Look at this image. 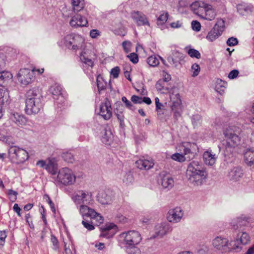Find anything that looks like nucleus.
<instances>
[{
    "label": "nucleus",
    "mask_w": 254,
    "mask_h": 254,
    "mask_svg": "<svg viewBox=\"0 0 254 254\" xmlns=\"http://www.w3.org/2000/svg\"><path fill=\"white\" fill-rule=\"evenodd\" d=\"M186 176L191 184L199 186L206 181L207 173L201 163L193 161L188 165Z\"/></svg>",
    "instance_id": "1"
},
{
    "label": "nucleus",
    "mask_w": 254,
    "mask_h": 254,
    "mask_svg": "<svg viewBox=\"0 0 254 254\" xmlns=\"http://www.w3.org/2000/svg\"><path fill=\"white\" fill-rule=\"evenodd\" d=\"M42 95L38 88L29 90L26 94L25 113L29 115L38 114L42 107Z\"/></svg>",
    "instance_id": "2"
},
{
    "label": "nucleus",
    "mask_w": 254,
    "mask_h": 254,
    "mask_svg": "<svg viewBox=\"0 0 254 254\" xmlns=\"http://www.w3.org/2000/svg\"><path fill=\"white\" fill-rule=\"evenodd\" d=\"M240 129L235 126L229 127L224 131V135L226 138V149L234 148L240 144L241 137L239 135Z\"/></svg>",
    "instance_id": "3"
},
{
    "label": "nucleus",
    "mask_w": 254,
    "mask_h": 254,
    "mask_svg": "<svg viewBox=\"0 0 254 254\" xmlns=\"http://www.w3.org/2000/svg\"><path fill=\"white\" fill-rule=\"evenodd\" d=\"M120 241L127 249H132L138 245L141 240V237L138 232L128 231L121 233L119 236Z\"/></svg>",
    "instance_id": "4"
},
{
    "label": "nucleus",
    "mask_w": 254,
    "mask_h": 254,
    "mask_svg": "<svg viewBox=\"0 0 254 254\" xmlns=\"http://www.w3.org/2000/svg\"><path fill=\"white\" fill-rule=\"evenodd\" d=\"M57 185L69 186L73 184L75 181V176L72 170L67 167L61 168L58 171L56 177L53 178Z\"/></svg>",
    "instance_id": "5"
},
{
    "label": "nucleus",
    "mask_w": 254,
    "mask_h": 254,
    "mask_svg": "<svg viewBox=\"0 0 254 254\" xmlns=\"http://www.w3.org/2000/svg\"><path fill=\"white\" fill-rule=\"evenodd\" d=\"M237 241H231L230 242L225 238L217 236L212 240V246L217 250L222 253L240 249Z\"/></svg>",
    "instance_id": "6"
},
{
    "label": "nucleus",
    "mask_w": 254,
    "mask_h": 254,
    "mask_svg": "<svg viewBox=\"0 0 254 254\" xmlns=\"http://www.w3.org/2000/svg\"><path fill=\"white\" fill-rule=\"evenodd\" d=\"M63 41L66 48L74 51L80 49L84 43V39L81 36L74 34L67 35L64 37Z\"/></svg>",
    "instance_id": "7"
},
{
    "label": "nucleus",
    "mask_w": 254,
    "mask_h": 254,
    "mask_svg": "<svg viewBox=\"0 0 254 254\" xmlns=\"http://www.w3.org/2000/svg\"><path fill=\"white\" fill-rule=\"evenodd\" d=\"M92 192L85 190H79L73 194L71 199L74 204L79 207L82 204L87 205L92 200Z\"/></svg>",
    "instance_id": "8"
},
{
    "label": "nucleus",
    "mask_w": 254,
    "mask_h": 254,
    "mask_svg": "<svg viewBox=\"0 0 254 254\" xmlns=\"http://www.w3.org/2000/svg\"><path fill=\"white\" fill-rule=\"evenodd\" d=\"M225 29V21L222 19L217 20L214 27L209 31L206 36V39L212 42L217 39Z\"/></svg>",
    "instance_id": "9"
},
{
    "label": "nucleus",
    "mask_w": 254,
    "mask_h": 254,
    "mask_svg": "<svg viewBox=\"0 0 254 254\" xmlns=\"http://www.w3.org/2000/svg\"><path fill=\"white\" fill-rule=\"evenodd\" d=\"M16 76L21 84L27 85L34 79V70L29 68H22L20 69Z\"/></svg>",
    "instance_id": "10"
},
{
    "label": "nucleus",
    "mask_w": 254,
    "mask_h": 254,
    "mask_svg": "<svg viewBox=\"0 0 254 254\" xmlns=\"http://www.w3.org/2000/svg\"><path fill=\"white\" fill-rule=\"evenodd\" d=\"M8 154L10 157L16 159L20 163L24 162L28 158V152L25 150L16 146L10 147Z\"/></svg>",
    "instance_id": "11"
},
{
    "label": "nucleus",
    "mask_w": 254,
    "mask_h": 254,
    "mask_svg": "<svg viewBox=\"0 0 254 254\" xmlns=\"http://www.w3.org/2000/svg\"><path fill=\"white\" fill-rule=\"evenodd\" d=\"M99 115L105 120H109L112 116V108L109 100L106 98L100 105Z\"/></svg>",
    "instance_id": "12"
},
{
    "label": "nucleus",
    "mask_w": 254,
    "mask_h": 254,
    "mask_svg": "<svg viewBox=\"0 0 254 254\" xmlns=\"http://www.w3.org/2000/svg\"><path fill=\"white\" fill-rule=\"evenodd\" d=\"M170 101L172 102L171 108L172 110L180 109L181 105V100L178 90L173 88L169 90Z\"/></svg>",
    "instance_id": "13"
},
{
    "label": "nucleus",
    "mask_w": 254,
    "mask_h": 254,
    "mask_svg": "<svg viewBox=\"0 0 254 254\" xmlns=\"http://www.w3.org/2000/svg\"><path fill=\"white\" fill-rule=\"evenodd\" d=\"M184 215L182 209L177 207L170 209L167 214V219L170 222L177 223L181 221Z\"/></svg>",
    "instance_id": "14"
},
{
    "label": "nucleus",
    "mask_w": 254,
    "mask_h": 254,
    "mask_svg": "<svg viewBox=\"0 0 254 254\" xmlns=\"http://www.w3.org/2000/svg\"><path fill=\"white\" fill-rule=\"evenodd\" d=\"M243 175L244 171L242 167L236 166L228 171L227 177L229 181L236 182L242 178Z\"/></svg>",
    "instance_id": "15"
},
{
    "label": "nucleus",
    "mask_w": 254,
    "mask_h": 254,
    "mask_svg": "<svg viewBox=\"0 0 254 254\" xmlns=\"http://www.w3.org/2000/svg\"><path fill=\"white\" fill-rule=\"evenodd\" d=\"M113 195L109 190L100 191L97 196V201L102 205L110 204L113 200Z\"/></svg>",
    "instance_id": "16"
},
{
    "label": "nucleus",
    "mask_w": 254,
    "mask_h": 254,
    "mask_svg": "<svg viewBox=\"0 0 254 254\" xmlns=\"http://www.w3.org/2000/svg\"><path fill=\"white\" fill-rule=\"evenodd\" d=\"M131 17L138 26L147 25L150 24L146 16L141 12L134 11L131 12Z\"/></svg>",
    "instance_id": "17"
},
{
    "label": "nucleus",
    "mask_w": 254,
    "mask_h": 254,
    "mask_svg": "<svg viewBox=\"0 0 254 254\" xmlns=\"http://www.w3.org/2000/svg\"><path fill=\"white\" fill-rule=\"evenodd\" d=\"M69 23L72 27H86L88 25V21L86 18L80 14H76L72 17Z\"/></svg>",
    "instance_id": "18"
},
{
    "label": "nucleus",
    "mask_w": 254,
    "mask_h": 254,
    "mask_svg": "<svg viewBox=\"0 0 254 254\" xmlns=\"http://www.w3.org/2000/svg\"><path fill=\"white\" fill-rule=\"evenodd\" d=\"M78 209L83 219H86L87 218L91 219L92 217L97 214V212L87 205L82 204L78 207Z\"/></svg>",
    "instance_id": "19"
},
{
    "label": "nucleus",
    "mask_w": 254,
    "mask_h": 254,
    "mask_svg": "<svg viewBox=\"0 0 254 254\" xmlns=\"http://www.w3.org/2000/svg\"><path fill=\"white\" fill-rule=\"evenodd\" d=\"M136 166L140 170H147L152 168L154 165V162L151 158H141L135 162Z\"/></svg>",
    "instance_id": "20"
},
{
    "label": "nucleus",
    "mask_w": 254,
    "mask_h": 254,
    "mask_svg": "<svg viewBox=\"0 0 254 254\" xmlns=\"http://www.w3.org/2000/svg\"><path fill=\"white\" fill-rule=\"evenodd\" d=\"M217 156L211 150L205 151L203 154V160L204 163L208 166H212L215 164Z\"/></svg>",
    "instance_id": "21"
},
{
    "label": "nucleus",
    "mask_w": 254,
    "mask_h": 254,
    "mask_svg": "<svg viewBox=\"0 0 254 254\" xmlns=\"http://www.w3.org/2000/svg\"><path fill=\"white\" fill-rule=\"evenodd\" d=\"M45 170L52 175H55L58 173V165L55 158H49L47 159Z\"/></svg>",
    "instance_id": "22"
},
{
    "label": "nucleus",
    "mask_w": 254,
    "mask_h": 254,
    "mask_svg": "<svg viewBox=\"0 0 254 254\" xmlns=\"http://www.w3.org/2000/svg\"><path fill=\"white\" fill-rule=\"evenodd\" d=\"M203 8L205 10V15H201V17L206 20L211 21L213 20L216 15V13L214 8L211 5L208 4H203Z\"/></svg>",
    "instance_id": "23"
},
{
    "label": "nucleus",
    "mask_w": 254,
    "mask_h": 254,
    "mask_svg": "<svg viewBox=\"0 0 254 254\" xmlns=\"http://www.w3.org/2000/svg\"><path fill=\"white\" fill-rule=\"evenodd\" d=\"M196 146V144L194 143H190V142H184L183 144V147L184 148V155L187 156L186 158L190 159V158H192L194 156V150H195V147Z\"/></svg>",
    "instance_id": "24"
},
{
    "label": "nucleus",
    "mask_w": 254,
    "mask_h": 254,
    "mask_svg": "<svg viewBox=\"0 0 254 254\" xmlns=\"http://www.w3.org/2000/svg\"><path fill=\"white\" fill-rule=\"evenodd\" d=\"M161 184L163 189L170 190L174 185V181L169 175H164L161 177Z\"/></svg>",
    "instance_id": "25"
},
{
    "label": "nucleus",
    "mask_w": 254,
    "mask_h": 254,
    "mask_svg": "<svg viewBox=\"0 0 254 254\" xmlns=\"http://www.w3.org/2000/svg\"><path fill=\"white\" fill-rule=\"evenodd\" d=\"M170 228L169 225L165 223L159 224L155 226L154 237H162L166 235L169 231Z\"/></svg>",
    "instance_id": "26"
},
{
    "label": "nucleus",
    "mask_w": 254,
    "mask_h": 254,
    "mask_svg": "<svg viewBox=\"0 0 254 254\" xmlns=\"http://www.w3.org/2000/svg\"><path fill=\"white\" fill-rule=\"evenodd\" d=\"M244 159L249 166L254 168V149H247L244 153Z\"/></svg>",
    "instance_id": "27"
},
{
    "label": "nucleus",
    "mask_w": 254,
    "mask_h": 254,
    "mask_svg": "<svg viewBox=\"0 0 254 254\" xmlns=\"http://www.w3.org/2000/svg\"><path fill=\"white\" fill-rule=\"evenodd\" d=\"M238 240V246L240 247L239 249L236 250L238 251L241 249L240 244L245 245L248 244L250 241V237L248 233L243 232L242 234H239L237 236V238L233 241H237Z\"/></svg>",
    "instance_id": "28"
},
{
    "label": "nucleus",
    "mask_w": 254,
    "mask_h": 254,
    "mask_svg": "<svg viewBox=\"0 0 254 254\" xmlns=\"http://www.w3.org/2000/svg\"><path fill=\"white\" fill-rule=\"evenodd\" d=\"M10 119L17 126L25 125L27 122L26 118L17 113H14L10 115Z\"/></svg>",
    "instance_id": "29"
},
{
    "label": "nucleus",
    "mask_w": 254,
    "mask_h": 254,
    "mask_svg": "<svg viewBox=\"0 0 254 254\" xmlns=\"http://www.w3.org/2000/svg\"><path fill=\"white\" fill-rule=\"evenodd\" d=\"M227 83L224 81L217 79L215 82V90L220 95H223L225 93Z\"/></svg>",
    "instance_id": "30"
},
{
    "label": "nucleus",
    "mask_w": 254,
    "mask_h": 254,
    "mask_svg": "<svg viewBox=\"0 0 254 254\" xmlns=\"http://www.w3.org/2000/svg\"><path fill=\"white\" fill-rule=\"evenodd\" d=\"M155 86L157 91L163 94L168 93L170 89V87H169L168 84L164 81V80H161V79H159L157 82Z\"/></svg>",
    "instance_id": "31"
},
{
    "label": "nucleus",
    "mask_w": 254,
    "mask_h": 254,
    "mask_svg": "<svg viewBox=\"0 0 254 254\" xmlns=\"http://www.w3.org/2000/svg\"><path fill=\"white\" fill-rule=\"evenodd\" d=\"M237 7L240 14H244L245 12L248 13L252 11L254 6L251 4L243 3L238 4Z\"/></svg>",
    "instance_id": "32"
},
{
    "label": "nucleus",
    "mask_w": 254,
    "mask_h": 254,
    "mask_svg": "<svg viewBox=\"0 0 254 254\" xmlns=\"http://www.w3.org/2000/svg\"><path fill=\"white\" fill-rule=\"evenodd\" d=\"M62 88L60 86L55 84L49 88V92L52 94L54 99H58L61 95Z\"/></svg>",
    "instance_id": "33"
},
{
    "label": "nucleus",
    "mask_w": 254,
    "mask_h": 254,
    "mask_svg": "<svg viewBox=\"0 0 254 254\" xmlns=\"http://www.w3.org/2000/svg\"><path fill=\"white\" fill-rule=\"evenodd\" d=\"M71 4L73 11L78 12L84 7V0H71Z\"/></svg>",
    "instance_id": "34"
},
{
    "label": "nucleus",
    "mask_w": 254,
    "mask_h": 254,
    "mask_svg": "<svg viewBox=\"0 0 254 254\" xmlns=\"http://www.w3.org/2000/svg\"><path fill=\"white\" fill-rule=\"evenodd\" d=\"M247 223V220L245 218L239 217L237 220H234L232 222V224L234 229H237L242 226L245 225Z\"/></svg>",
    "instance_id": "35"
},
{
    "label": "nucleus",
    "mask_w": 254,
    "mask_h": 254,
    "mask_svg": "<svg viewBox=\"0 0 254 254\" xmlns=\"http://www.w3.org/2000/svg\"><path fill=\"white\" fill-rule=\"evenodd\" d=\"M112 137V134L110 130L104 129V134L102 136L101 140L103 143L108 144H109Z\"/></svg>",
    "instance_id": "36"
},
{
    "label": "nucleus",
    "mask_w": 254,
    "mask_h": 254,
    "mask_svg": "<svg viewBox=\"0 0 254 254\" xmlns=\"http://www.w3.org/2000/svg\"><path fill=\"white\" fill-rule=\"evenodd\" d=\"M123 181L127 185H130L133 182L134 178L131 171H128L125 174Z\"/></svg>",
    "instance_id": "37"
},
{
    "label": "nucleus",
    "mask_w": 254,
    "mask_h": 254,
    "mask_svg": "<svg viewBox=\"0 0 254 254\" xmlns=\"http://www.w3.org/2000/svg\"><path fill=\"white\" fill-rule=\"evenodd\" d=\"M97 86L99 91L104 90L107 86V82L104 81L103 78L100 75L97 77Z\"/></svg>",
    "instance_id": "38"
},
{
    "label": "nucleus",
    "mask_w": 254,
    "mask_h": 254,
    "mask_svg": "<svg viewBox=\"0 0 254 254\" xmlns=\"http://www.w3.org/2000/svg\"><path fill=\"white\" fill-rule=\"evenodd\" d=\"M62 157L64 161L67 163H72L74 161V156L70 152H63L62 154Z\"/></svg>",
    "instance_id": "39"
},
{
    "label": "nucleus",
    "mask_w": 254,
    "mask_h": 254,
    "mask_svg": "<svg viewBox=\"0 0 254 254\" xmlns=\"http://www.w3.org/2000/svg\"><path fill=\"white\" fill-rule=\"evenodd\" d=\"M147 62L151 66H156L159 64V59L155 56H150L147 58Z\"/></svg>",
    "instance_id": "40"
},
{
    "label": "nucleus",
    "mask_w": 254,
    "mask_h": 254,
    "mask_svg": "<svg viewBox=\"0 0 254 254\" xmlns=\"http://www.w3.org/2000/svg\"><path fill=\"white\" fill-rule=\"evenodd\" d=\"M12 77V74L7 71H2L0 72V84H1V82L6 81L10 79Z\"/></svg>",
    "instance_id": "41"
},
{
    "label": "nucleus",
    "mask_w": 254,
    "mask_h": 254,
    "mask_svg": "<svg viewBox=\"0 0 254 254\" xmlns=\"http://www.w3.org/2000/svg\"><path fill=\"white\" fill-rule=\"evenodd\" d=\"M114 228H117V226L113 224H110L109 225H107L102 231V233L101 234V236L109 238L110 236H107V234Z\"/></svg>",
    "instance_id": "42"
},
{
    "label": "nucleus",
    "mask_w": 254,
    "mask_h": 254,
    "mask_svg": "<svg viewBox=\"0 0 254 254\" xmlns=\"http://www.w3.org/2000/svg\"><path fill=\"white\" fill-rule=\"evenodd\" d=\"M8 92L4 87H2L0 88V104H3L5 100H7Z\"/></svg>",
    "instance_id": "43"
},
{
    "label": "nucleus",
    "mask_w": 254,
    "mask_h": 254,
    "mask_svg": "<svg viewBox=\"0 0 254 254\" xmlns=\"http://www.w3.org/2000/svg\"><path fill=\"white\" fill-rule=\"evenodd\" d=\"M171 158L175 161H177L180 162H183L186 159V158L184 155L179 153H176L173 154L171 156Z\"/></svg>",
    "instance_id": "44"
},
{
    "label": "nucleus",
    "mask_w": 254,
    "mask_h": 254,
    "mask_svg": "<svg viewBox=\"0 0 254 254\" xmlns=\"http://www.w3.org/2000/svg\"><path fill=\"white\" fill-rule=\"evenodd\" d=\"M188 53L191 58H195L199 59L201 57L200 53L199 52L194 49H189L188 51Z\"/></svg>",
    "instance_id": "45"
},
{
    "label": "nucleus",
    "mask_w": 254,
    "mask_h": 254,
    "mask_svg": "<svg viewBox=\"0 0 254 254\" xmlns=\"http://www.w3.org/2000/svg\"><path fill=\"white\" fill-rule=\"evenodd\" d=\"M82 224L86 229L89 231L93 230L95 228L93 225V223L86 219H83L82 221Z\"/></svg>",
    "instance_id": "46"
},
{
    "label": "nucleus",
    "mask_w": 254,
    "mask_h": 254,
    "mask_svg": "<svg viewBox=\"0 0 254 254\" xmlns=\"http://www.w3.org/2000/svg\"><path fill=\"white\" fill-rule=\"evenodd\" d=\"M191 70L192 72V76L195 77L198 75L200 70V67L198 64H194L191 67Z\"/></svg>",
    "instance_id": "47"
},
{
    "label": "nucleus",
    "mask_w": 254,
    "mask_h": 254,
    "mask_svg": "<svg viewBox=\"0 0 254 254\" xmlns=\"http://www.w3.org/2000/svg\"><path fill=\"white\" fill-rule=\"evenodd\" d=\"M168 12H164L161 14L158 18V23L160 24L165 23L168 18Z\"/></svg>",
    "instance_id": "48"
},
{
    "label": "nucleus",
    "mask_w": 254,
    "mask_h": 254,
    "mask_svg": "<svg viewBox=\"0 0 254 254\" xmlns=\"http://www.w3.org/2000/svg\"><path fill=\"white\" fill-rule=\"evenodd\" d=\"M172 56L175 58V60H177L180 63L184 59V55L177 51H174Z\"/></svg>",
    "instance_id": "49"
},
{
    "label": "nucleus",
    "mask_w": 254,
    "mask_h": 254,
    "mask_svg": "<svg viewBox=\"0 0 254 254\" xmlns=\"http://www.w3.org/2000/svg\"><path fill=\"white\" fill-rule=\"evenodd\" d=\"M81 61L85 64L90 66H92L93 62L90 59L86 58L83 54H81L80 57Z\"/></svg>",
    "instance_id": "50"
},
{
    "label": "nucleus",
    "mask_w": 254,
    "mask_h": 254,
    "mask_svg": "<svg viewBox=\"0 0 254 254\" xmlns=\"http://www.w3.org/2000/svg\"><path fill=\"white\" fill-rule=\"evenodd\" d=\"M201 117L198 114L193 115L192 118V123L194 126H198L201 123Z\"/></svg>",
    "instance_id": "51"
},
{
    "label": "nucleus",
    "mask_w": 254,
    "mask_h": 254,
    "mask_svg": "<svg viewBox=\"0 0 254 254\" xmlns=\"http://www.w3.org/2000/svg\"><path fill=\"white\" fill-rule=\"evenodd\" d=\"M167 60L171 65L175 67H177L180 64L177 60H175V58L172 55L168 57Z\"/></svg>",
    "instance_id": "52"
},
{
    "label": "nucleus",
    "mask_w": 254,
    "mask_h": 254,
    "mask_svg": "<svg viewBox=\"0 0 254 254\" xmlns=\"http://www.w3.org/2000/svg\"><path fill=\"white\" fill-rule=\"evenodd\" d=\"M122 46L125 52L127 53L130 51L131 42L129 41H125L122 43Z\"/></svg>",
    "instance_id": "53"
},
{
    "label": "nucleus",
    "mask_w": 254,
    "mask_h": 254,
    "mask_svg": "<svg viewBox=\"0 0 254 254\" xmlns=\"http://www.w3.org/2000/svg\"><path fill=\"white\" fill-rule=\"evenodd\" d=\"M226 43L229 46H234L238 44V40L236 38L232 37L227 40Z\"/></svg>",
    "instance_id": "54"
},
{
    "label": "nucleus",
    "mask_w": 254,
    "mask_h": 254,
    "mask_svg": "<svg viewBox=\"0 0 254 254\" xmlns=\"http://www.w3.org/2000/svg\"><path fill=\"white\" fill-rule=\"evenodd\" d=\"M8 194L9 196V198L12 202L15 201L17 198L18 193L12 190H9L8 191Z\"/></svg>",
    "instance_id": "55"
},
{
    "label": "nucleus",
    "mask_w": 254,
    "mask_h": 254,
    "mask_svg": "<svg viewBox=\"0 0 254 254\" xmlns=\"http://www.w3.org/2000/svg\"><path fill=\"white\" fill-rule=\"evenodd\" d=\"M130 61L133 64H136L138 62V57L137 54L134 53H132L130 54L127 56Z\"/></svg>",
    "instance_id": "56"
},
{
    "label": "nucleus",
    "mask_w": 254,
    "mask_h": 254,
    "mask_svg": "<svg viewBox=\"0 0 254 254\" xmlns=\"http://www.w3.org/2000/svg\"><path fill=\"white\" fill-rule=\"evenodd\" d=\"M94 219L97 221V225L102 224L104 221L103 217L98 212H97V214L92 217L91 219Z\"/></svg>",
    "instance_id": "57"
},
{
    "label": "nucleus",
    "mask_w": 254,
    "mask_h": 254,
    "mask_svg": "<svg viewBox=\"0 0 254 254\" xmlns=\"http://www.w3.org/2000/svg\"><path fill=\"white\" fill-rule=\"evenodd\" d=\"M191 27L193 30L198 32L200 30L201 25L199 22L193 20L191 22Z\"/></svg>",
    "instance_id": "58"
},
{
    "label": "nucleus",
    "mask_w": 254,
    "mask_h": 254,
    "mask_svg": "<svg viewBox=\"0 0 254 254\" xmlns=\"http://www.w3.org/2000/svg\"><path fill=\"white\" fill-rule=\"evenodd\" d=\"M122 101L126 104V106L130 110H134V106L132 105L131 103L129 101L126 97H123L122 98Z\"/></svg>",
    "instance_id": "59"
},
{
    "label": "nucleus",
    "mask_w": 254,
    "mask_h": 254,
    "mask_svg": "<svg viewBox=\"0 0 254 254\" xmlns=\"http://www.w3.org/2000/svg\"><path fill=\"white\" fill-rule=\"evenodd\" d=\"M120 71V68L118 66H116L111 69V74L114 78H116L119 76Z\"/></svg>",
    "instance_id": "60"
},
{
    "label": "nucleus",
    "mask_w": 254,
    "mask_h": 254,
    "mask_svg": "<svg viewBox=\"0 0 254 254\" xmlns=\"http://www.w3.org/2000/svg\"><path fill=\"white\" fill-rule=\"evenodd\" d=\"M131 101L134 104H141L142 98L136 95H132L131 97Z\"/></svg>",
    "instance_id": "61"
},
{
    "label": "nucleus",
    "mask_w": 254,
    "mask_h": 254,
    "mask_svg": "<svg viewBox=\"0 0 254 254\" xmlns=\"http://www.w3.org/2000/svg\"><path fill=\"white\" fill-rule=\"evenodd\" d=\"M25 220H26V222L28 224V225L30 227V228L31 229H34V225L31 221L30 215L29 214H27L25 215Z\"/></svg>",
    "instance_id": "62"
},
{
    "label": "nucleus",
    "mask_w": 254,
    "mask_h": 254,
    "mask_svg": "<svg viewBox=\"0 0 254 254\" xmlns=\"http://www.w3.org/2000/svg\"><path fill=\"white\" fill-rule=\"evenodd\" d=\"M100 34V32L97 29H92L90 32V36L92 38H96Z\"/></svg>",
    "instance_id": "63"
},
{
    "label": "nucleus",
    "mask_w": 254,
    "mask_h": 254,
    "mask_svg": "<svg viewBox=\"0 0 254 254\" xmlns=\"http://www.w3.org/2000/svg\"><path fill=\"white\" fill-rule=\"evenodd\" d=\"M239 74V71L236 69L232 70L228 75V77L230 79H234L236 78Z\"/></svg>",
    "instance_id": "64"
}]
</instances>
